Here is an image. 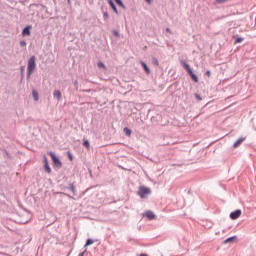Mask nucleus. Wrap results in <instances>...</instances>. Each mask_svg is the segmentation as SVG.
<instances>
[{
    "mask_svg": "<svg viewBox=\"0 0 256 256\" xmlns=\"http://www.w3.org/2000/svg\"><path fill=\"white\" fill-rule=\"evenodd\" d=\"M35 61V56H31L28 60L27 79H31V75H33V73H35V69H37V63Z\"/></svg>",
    "mask_w": 256,
    "mask_h": 256,
    "instance_id": "nucleus-1",
    "label": "nucleus"
},
{
    "mask_svg": "<svg viewBox=\"0 0 256 256\" xmlns=\"http://www.w3.org/2000/svg\"><path fill=\"white\" fill-rule=\"evenodd\" d=\"M181 65L186 69V71L189 73L192 81L194 83H199V77H197L195 75V73L193 72V70L191 69V66H189V64H187L185 61H181Z\"/></svg>",
    "mask_w": 256,
    "mask_h": 256,
    "instance_id": "nucleus-2",
    "label": "nucleus"
},
{
    "mask_svg": "<svg viewBox=\"0 0 256 256\" xmlns=\"http://www.w3.org/2000/svg\"><path fill=\"white\" fill-rule=\"evenodd\" d=\"M138 195H139V197H141V199H145L147 197V195H151V188L145 187V186H140Z\"/></svg>",
    "mask_w": 256,
    "mask_h": 256,
    "instance_id": "nucleus-3",
    "label": "nucleus"
},
{
    "mask_svg": "<svg viewBox=\"0 0 256 256\" xmlns=\"http://www.w3.org/2000/svg\"><path fill=\"white\" fill-rule=\"evenodd\" d=\"M48 155H50V157L56 167H58V168L63 167V163H61V160H59V158L55 155V153L49 152Z\"/></svg>",
    "mask_w": 256,
    "mask_h": 256,
    "instance_id": "nucleus-4",
    "label": "nucleus"
},
{
    "mask_svg": "<svg viewBox=\"0 0 256 256\" xmlns=\"http://www.w3.org/2000/svg\"><path fill=\"white\" fill-rule=\"evenodd\" d=\"M241 217V210H236L230 214V218L235 220Z\"/></svg>",
    "mask_w": 256,
    "mask_h": 256,
    "instance_id": "nucleus-5",
    "label": "nucleus"
},
{
    "mask_svg": "<svg viewBox=\"0 0 256 256\" xmlns=\"http://www.w3.org/2000/svg\"><path fill=\"white\" fill-rule=\"evenodd\" d=\"M44 169L46 173H51V167L49 166V161L47 160V157H44Z\"/></svg>",
    "mask_w": 256,
    "mask_h": 256,
    "instance_id": "nucleus-6",
    "label": "nucleus"
},
{
    "mask_svg": "<svg viewBox=\"0 0 256 256\" xmlns=\"http://www.w3.org/2000/svg\"><path fill=\"white\" fill-rule=\"evenodd\" d=\"M31 26H27V27H25L24 29H23V31H22V35H23V37H29V35H31Z\"/></svg>",
    "mask_w": 256,
    "mask_h": 256,
    "instance_id": "nucleus-7",
    "label": "nucleus"
},
{
    "mask_svg": "<svg viewBox=\"0 0 256 256\" xmlns=\"http://www.w3.org/2000/svg\"><path fill=\"white\" fill-rule=\"evenodd\" d=\"M144 217H147L151 221L155 219V213H153V211L148 210L144 213Z\"/></svg>",
    "mask_w": 256,
    "mask_h": 256,
    "instance_id": "nucleus-8",
    "label": "nucleus"
},
{
    "mask_svg": "<svg viewBox=\"0 0 256 256\" xmlns=\"http://www.w3.org/2000/svg\"><path fill=\"white\" fill-rule=\"evenodd\" d=\"M243 141H245V137L239 138L233 145L234 149H237V147H239Z\"/></svg>",
    "mask_w": 256,
    "mask_h": 256,
    "instance_id": "nucleus-9",
    "label": "nucleus"
},
{
    "mask_svg": "<svg viewBox=\"0 0 256 256\" xmlns=\"http://www.w3.org/2000/svg\"><path fill=\"white\" fill-rule=\"evenodd\" d=\"M53 95H54L55 99H57L58 101H61V97H62L61 91L55 90V91L53 92Z\"/></svg>",
    "mask_w": 256,
    "mask_h": 256,
    "instance_id": "nucleus-10",
    "label": "nucleus"
},
{
    "mask_svg": "<svg viewBox=\"0 0 256 256\" xmlns=\"http://www.w3.org/2000/svg\"><path fill=\"white\" fill-rule=\"evenodd\" d=\"M108 3L116 14L119 13V11L117 10V6H115V3H113V0H108Z\"/></svg>",
    "mask_w": 256,
    "mask_h": 256,
    "instance_id": "nucleus-11",
    "label": "nucleus"
},
{
    "mask_svg": "<svg viewBox=\"0 0 256 256\" xmlns=\"http://www.w3.org/2000/svg\"><path fill=\"white\" fill-rule=\"evenodd\" d=\"M141 65H142L144 71L147 73V75H150L151 74V70L149 69L147 64L145 62H141Z\"/></svg>",
    "mask_w": 256,
    "mask_h": 256,
    "instance_id": "nucleus-12",
    "label": "nucleus"
},
{
    "mask_svg": "<svg viewBox=\"0 0 256 256\" xmlns=\"http://www.w3.org/2000/svg\"><path fill=\"white\" fill-rule=\"evenodd\" d=\"M32 96L34 101H39V93H37V90L32 91Z\"/></svg>",
    "mask_w": 256,
    "mask_h": 256,
    "instance_id": "nucleus-13",
    "label": "nucleus"
},
{
    "mask_svg": "<svg viewBox=\"0 0 256 256\" xmlns=\"http://www.w3.org/2000/svg\"><path fill=\"white\" fill-rule=\"evenodd\" d=\"M123 131H124L126 137H131V133H133V131H131V129H129V128H127V127H125V128L123 129Z\"/></svg>",
    "mask_w": 256,
    "mask_h": 256,
    "instance_id": "nucleus-14",
    "label": "nucleus"
},
{
    "mask_svg": "<svg viewBox=\"0 0 256 256\" xmlns=\"http://www.w3.org/2000/svg\"><path fill=\"white\" fill-rule=\"evenodd\" d=\"M235 239H237V236H232L230 238H227L225 241H224V245H227V243H232V241H235Z\"/></svg>",
    "mask_w": 256,
    "mask_h": 256,
    "instance_id": "nucleus-15",
    "label": "nucleus"
},
{
    "mask_svg": "<svg viewBox=\"0 0 256 256\" xmlns=\"http://www.w3.org/2000/svg\"><path fill=\"white\" fill-rule=\"evenodd\" d=\"M115 2L117 3V5H119V7H122V9H125V4H123V1L115 0Z\"/></svg>",
    "mask_w": 256,
    "mask_h": 256,
    "instance_id": "nucleus-16",
    "label": "nucleus"
},
{
    "mask_svg": "<svg viewBox=\"0 0 256 256\" xmlns=\"http://www.w3.org/2000/svg\"><path fill=\"white\" fill-rule=\"evenodd\" d=\"M243 41H245V38H236L234 43L237 45V43H243Z\"/></svg>",
    "mask_w": 256,
    "mask_h": 256,
    "instance_id": "nucleus-17",
    "label": "nucleus"
},
{
    "mask_svg": "<svg viewBox=\"0 0 256 256\" xmlns=\"http://www.w3.org/2000/svg\"><path fill=\"white\" fill-rule=\"evenodd\" d=\"M84 147H87L88 149H91V144H89V140H86L83 142Z\"/></svg>",
    "mask_w": 256,
    "mask_h": 256,
    "instance_id": "nucleus-18",
    "label": "nucleus"
},
{
    "mask_svg": "<svg viewBox=\"0 0 256 256\" xmlns=\"http://www.w3.org/2000/svg\"><path fill=\"white\" fill-rule=\"evenodd\" d=\"M93 240H91V239H88L87 241H86V244H85V247H89V245H93Z\"/></svg>",
    "mask_w": 256,
    "mask_h": 256,
    "instance_id": "nucleus-19",
    "label": "nucleus"
},
{
    "mask_svg": "<svg viewBox=\"0 0 256 256\" xmlns=\"http://www.w3.org/2000/svg\"><path fill=\"white\" fill-rule=\"evenodd\" d=\"M98 67L101 69H107V67L105 66V64L103 62H99L98 63Z\"/></svg>",
    "mask_w": 256,
    "mask_h": 256,
    "instance_id": "nucleus-20",
    "label": "nucleus"
},
{
    "mask_svg": "<svg viewBox=\"0 0 256 256\" xmlns=\"http://www.w3.org/2000/svg\"><path fill=\"white\" fill-rule=\"evenodd\" d=\"M229 0H216L215 3L221 5V3H227Z\"/></svg>",
    "mask_w": 256,
    "mask_h": 256,
    "instance_id": "nucleus-21",
    "label": "nucleus"
},
{
    "mask_svg": "<svg viewBox=\"0 0 256 256\" xmlns=\"http://www.w3.org/2000/svg\"><path fill=\"white\" fill-rule=\"evenodd\" d=\"M20 45H21L22 47H26V46H27V42H26L25 40L20 41Z\"/></svg>",
    "mask_w": 256,
    "mask_h": 256,
    "instance_id": "nucleus-22",
    "label": "nucleus"
},
{
    "mask_svg": "<svg viewBox=\"0 0 256 256\" xmlns=\"http://www.w3.org/2000/svg\"><path fill=\"white\" fill-rule=\"evenodd\" d=\"M153 63L154 65H159V60H157V58H153Z\"/></svg>",
    "mask_w": 256,
    "mask_h": 256,
    "instance_id": "nucleus-23",
    "label": "nucleus"
},
{
    "mask_svg": "<svg viewBox=\"0 0 256 256\" xmlns=\"http://www.w3.org/2000/svg\"><path fill=\"white\" fill-rule=\"evenodd\" d=\"M103 16H104V19H109V13L104 12Z\"/></svg>",
    "mask_w": 256,
    "mask_h": 256,
    "instance_id": "nucleus-24",
    "label": "nucleus"
},
{
    "mask_svg": "<svg viewBox=\"0 0 256 256\" xmlns=\"http://www.w3.org/2000/svg\"><path fill=\"white\" fill-rule=\"evenodd\" d=\"M195 97H196V99H197L198 101H202L201 96H199L198 94H195Z\"/></svg>",
    "mask_w": 256,
    "mask_h": 256,
    "instance_id": "nucleus-25",
    "label": "nucleus"
},
{
    "mask_svg": "<svg viewBox=\"0 0 256 256\" xmlns=\"http://www.w3.org/2000/svg\"><path fill=\"white\" fill-rule=\"evenodd\" d=\"M206 75H208V77H211V71L208 70V71L206 72Z\"/></svg>",
    "mask_w": 256,
    "mask_h": 256,
    "instance_id": "nucleus-26",
    "label": "nucleus"
},
{
    "mask_svg": "<svg viewBox=\"0 0 256 256\" xmlns=\"http://www.w3.org/2000/svg\"><path fill=\"white\" fill-rule=\"evenodd\" d=\"M69 159L70 161H73V155H71V153H69Z\"/></svg>",
    "mask_w": 256,
    "mask_h": 256,
    "instance_id": "nucleus-27",
    "label": "nucleus"
},
{
    "mask_svg": "<svg viewBox=\"0 0 256 256\" xmlns=\"http://www.w3.org/2000/svg\"><path fill=\"white\" fill-rule=\"evenodd\" d=\"M166 31H167V33H173L172 31H171V29H169V28H166Z\"/></svg>",
    "mask_w": 256,
    "mask_h": 256,
    "instance_id": "nucleus-28",
    "label": "nucleus"
},
{
    "mask_svg": "<svg viewBox=\"0 0 256 256\" xmlns=\"http://www.w3.org/2000/svg\"><path fill=\"white\" fill-rule=\"evenodd\" d=\"M146 3H151V0H145Z\"/></svg>",
    "mask_w": 256,
    "mask_h": 256,
    "instance_id": "nucleus-29",
    "label": "nucleus"
},
{
    "mask_svg": "<svg viewBox=\"0 0 256 256\" xmlns=\"http://www.w3.org/2000/svg\"><path fill=\"white\" fill-rule=\"evenodd\" d=\"M115 35H119V33L115 32Z\"/></svg>",
    "mask_w": 256,
    "mask_h": 256,
    "instance_id": "nucleus-30",
    "label": "nucleus"
}]
</instances>
